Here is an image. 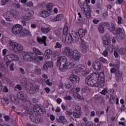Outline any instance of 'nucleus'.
I'll return each instance as SVG.
<instances>
[{
	"label": "nucleus",
	"instance_id": "obj_36",
	"mask_svg": "<svg viewBox=\"0 0 126 126\" xmlns=\"http://www.w3.org/2000/svg\"><path fill=\"white\" fill-rule=\"evenodd\" d=\"M119 54L122 56H124L126 54V48L124 49V48H121L119 50Z\"/></svg>",
	"mask_w": 126,
	"mask_h": 126
},
{
	"label": "nucleus",
	"instance_id": "obj_45",
	"mask_svg": "<svg viewBox=\"0 0 126 126\" xmlns=\"http://www.w3.org/2000/svg\"><path fill=\"white\" fill-rule=\"evenodd\" d=\"M12 5L16 9H17L18 8H20V4H19V3H12Z\"/></svg>",
	"mask_w": 126,
	"mask_h": 126
},
{
	"label": "nucleus",
	"instance_id": "obj_3",
	"mask_svg": "<svg viewBox=\"0 0 126 126\" xmlns=\"http://www.w3.org/2000/svg\"><path fill=\"white\" fill-rule=\"evenodd\" d=\"M34 52H31V56H30V59H29V62H32L33 63H37L38 62V58H37V55H42V52L39 50V49L36 48H33Z\"/></svg>",
	"mask_w": 126,
	"mask_h": 126
},
{
	"label": "nucleus",
	"instance_id": "obj_34",
	"mask_svg": "<svg viewBox=\"0 0 126 126\" xmlns=\"http://www.w3.org/2000/svg\"><path fill=\"white\" fill-rule=\"evenodd\" d=\"M41 30L43 33H44L45 34H47L51 31V28L48 27V28H44L42 27L41 28Z\"/></svg>",
	"mask_w": 126,
	"mask_h": 126
},
{
	"label": "nucleus",
	"instance_id": "obj_4",
	"mask_svg": "<svg viewBox=\"0 0 126 126\" xmlns=\"http://www.w3.org/2000/svg\"><path fill=\"white\" fill-rule=\"evenodd\" d=\"M111 73H115V79L117 82H119L122 77L123 76V71L120 70V68H116L115 70V68H112L110 70Z\"/></svg>",
	"mask_w": 126,
	"mask_h": 126
},
{
	"label": "nucleus",
	"instance_id": "obj_2",
	"mask_svg": "<svg viewBox=\"0 0 126 126\" xmlns=\"http://www.w3.org/2000/svg\"><path fill=\"white\" fill-rule=\"evenodd\" d=\"M63 55L69 58L70 60L72 62H79L81 58V53L77 50L70 51L69 47H66L63 52Z\"/></svg>",
	"mask_w": 126,
	"mask_h": 126
},
{
	"label": "nucleus",
	"instance_id": "obj_1",
	"mask_svg": "<svg viewBox=\"0 0 126 126\" xmlns=\"http://www.w3.org/2000/svg\"><path fill=\"white\" fill-rule=\"evenodd\" d=\"M86 33H87V31H84L82 29H80L78 32H71V34L66 36L65 41L68 44H70L71 42H73V43L76 42L77 44H84L85 41L81 38V37H84Z\"/></svg>",
	"mask_w": 126,
	"mask_h": 126
},
{
	"label": "nucleus",
	"instance_id": "obj_21",
	"mask_svg": "<svg viewBox=\"0 0 126 126\" xmlns=\"http://www.w3.org/2000/svg\"><path fill=\"white\" fill-rule=\"evenodd\" d=\"M78 3L80 5V7H81L82 10L84 11L86 9V8H87L88 9H89V7L90 6L87 5L85 2H80V0L79 1L78 0Z\"/></svg>",
	"mask_w": 126,
	"mask_h": 126
},
{
	"label": "nucleus",
	"instance_id": "obj_9",
	"mask_svg": "<svg viewBox=\"0 0 126 126\" xmlns=\"http://www.w3.org/2000/svg\"><path fill=\"white\" fill-rule=\"evenodd\" d=\"M111 40V34L109 33H105L102 36V41L104 47L107 46L109 44V41Z\"/></svg>",
	"mask_w": 126,
	"mask_h": 126
},
{
	"label": "nucleus",
	"instance_id": "obj_26",
	"mask_svg": "<svg viewBox=\"0 0 126 126\" xmlns=\"http://www.w3.org/2000/svg\"><path fill=\"white\" fill-rule=\"evenodd\" d=\"M50 16V13L48 11H42L40 13V16L46 18Z\"/></svg>",
	"mask_w": 126,
	"mask_h": 126
},
{
	"label": "nucleus",
	"instance_id": "obj_44",
	"mask_svg": "<svg viewBox=\"0 0 126 126\" xmlns=\"http://www.w3.org/2000/svg\"><path fill=\"white\" fill-rule=\"evenodd\" d=\"M9 44L10 46H11V47H13V50H14L16 45H17V43H15V42L12 40H10L9 42Z\"/></svg>",
	"mask_w": 126,
	"mask_h": 126
},
{
	"label": "nucleus",
	"instance_id": "obj_33",
	"mask_svg": "<svg viewBox=\"0 0 126 126\" xmlns=\"http://www.w3.org/2000/svg\"><path fill=\"white\" fill-rule=\"evenodd\" d=\"M104 47L106 48V50L107 51H109L110 53H113V48H114V46H113V45L109 43L108 42V45Z\"/></svg>",
	"mask_w": 126,
	"mask_h": 126
},
{
	"label": "nucleus",
	"instance_id": "obj_14",
	"mask_svg": "<svg viewBox=\"0 0 126 126\" xmlns=\"http://www.w3.org/2000/svg\"><path fill=\"white\" fill-rule=\"evenodd\" d=\"M6 59H9L10 61H12H12H18L19 60V57L17 55L12 54L7 55Z\"/></svg>",
	"mask_w": 126,
	"mask_h": 126
},
{
	"label": "nucleus",
	"instance_id": "obj_52",
	"mask_svg": "<svg viewBox=\"0 0 126 126\" xmlns=\"http://www.w3.org/2000/svg\"><path fill=\"white\" fill-rule=\"evenodd\" d=\"M9 1V0H1V4L2 5H5V4L8 3Z\"/></svg>",
	"mask_w": 126,
	"mask_h": 126
},
{
	"label": "nucleus",
	"instance_id": "obj_48",
	"mask_svg": "<svg viewBox=\"0 0 126 126\" xmlns=\"http://www.w3.org/2000/svg\"><path fill=\"white\" fill-rule=\"evenodd\" d=\"M98 31L100 33H104L105 32L104 30V27L102 25H99L98 27Z\"/></svg>",
	"mask_w": 126,
	"mask_h": 126
},
{
	"label": "nucleus",
	"instance_id": "obj_39",
	"mask_svg": "<svg viewBox=\"0 0 126 126\" xmlns=\"http://www.w3.org/2000/svg\"><path fill=\"white\" fill-rule=\"evenodd\" d=\"M32 13H34V11L32 10H27L26 11V15L28 16H30V17L32 18L33 16V14Z\"/></svg>",
	"mask_w": 126,
	"mask_h": 126
},
{
	"label": "nucleus",
	"instance_id": "obj_31",
	"mask_svg": "<svg viewBox=\"0 0 126 126\" xmlns=\"http://www.w3.org/2000/svg\"><path fill=\"white\" fill-rule=\"evenodd\" d=\"M30 56H31V52L26 53L24 55V60L25 62H29V59H30Z\"/></svg>",
	"mask_w": 126,
	"mask_h": 126
},
{
	"label": "nucleus",
	"instance_id": "obj_22",
	"mask_svg": "<svg viewBox=\"0 0 126 126\" xmlns=\"http://www.w3.org/2000/svg\"><path fill=\"white\" fill-rule=\"evenodd\" d=\"M30 34V31L29 30L23 29L21 32L20 34V37H25L26 36H29Z\"/></svg>",
	"mask_w": 126,
	"mask_h": 126
},
{
	"label": "nucleus",
	"instance_id": "obj_62",
	"mask_svg": "<svg viewBox=\"0 0 126 126\" xmlns=\"http://www.w3.org/2000/svg\"><path fill=\"white\" fill-rule=\"evenodd\" d=\"M102 24L104 26H106V27H109L110 26V24L108 22H103Z\"/></svg>",
	"mask_w": 126,
	"mask_h": 126
},
{
	"label": "nucleus",
	"instance_id": "obj_18",
	"mask_svg": "<svg viewBox=\"0 0 126 126\" xmlns=\"http://www.w3.org/2000/svg\"><path fill=\"white\" fill-rule=\"evenodd\" d=\"M17 97L21 101H24L26 99V94L22 92L18 93Z\"/></svg>",
	"mask_w": 126,
	"mask_h": 126
},
{
	"label": "nucleus",
	"instance_id": "obj_49",
	"mask_svg": "<svg viewBox=\"0 0 126 126\" xmlns=\"http://www.w3.org/2000/svg\"><path fill=\"white\" fill-rule=\"evenodd\" d=\"M99 62L102 63H108V61L103 57L100 58Z\"/></svg>",
	"mask_w": 126,
	"mask_h": 126
},
{
	"label": "nucleus",
	"instance_id": "obj_19",
	"mask_svg": "<svg viewBox=\"0 0 126 126\" xmlns=\"http://www.w3.org/2000/svg\"><path fill=\"white\" fill-rule=\"evenodd\" d=\"M54 65V63L52 61H46L45 62L44 64L43 65V68L45 70H47L48 69V67H53Z\"/></svg>",
	"mask_w": 126,
	"mask_h": 126
},
{
	"label": "nucleus",
	"instance_id": "obj_43",
	"mask_svg": "<svg viewBox=\"0 0 126 126\" xmlns=\"http://www.w3.org/2000/svg\"><path fill=\"white\" fill-rule=\"evenodd\" d=\"M40 108H41V105H40L39 104H37L36 105H34L33 106V111L36 112L38 110V109Z\"/></svg>",
	"mask_w": 126,
	"mask_h": 126
},
{
	"label": "nucleus",
	"instance_id": "obj_25",
	"mask_svg": "<svg viewBox=\"0 0 126 126\" xmlns=\"http://www.w3.org/2000/svg\"><path fill=\"white\" fill-rule=\"evenodd\" d=\"M77 44H81V50L82 53H87V51H88V46L86 45L85 43H77Z\"/></svg>",
	"mask_w": 126,
	"mask_h": 126
},
{
	"label": "nucleus",
	"instance_id": "obj_63",
	"mask_svg": "<svg viewBox=\"0 0 126 126\" xmlns=\"http://www.w3.org/2000/svg\"><path fill=\"white\" fill-rule=\"evenodd\" d=\"M115 99H116V97L114 95H111L110 96V102H114V101H115Z\"/></svg>",
	"mask_w": 126,
	"mask_h": 126
},
{
	"label": "nucleus",
	"instance_id": "obj_23",
	"mask_svg": "<svg viewBox=\"0 0 126 126\" xmlns=\"http://www.w3.org/2000/svg\"><path fill=\"white\" fill-rule=\"evenodd\" d=\"M56 120L60 124H66L67 122L66 119H65V117L63 116H59V118L56 119Z\"/></svg>",
	"mask_w": 126,
	"mask_h": 126
},
{
	"label": "nucleus",
	"instance_id": "obj_24",
	"mask_svg": "<svg viewBox=\"0 0 126 126\" xmlns=\"http://www.w3.org/2000/svg\"><path fill=\"white\" fill-rule=\"evenodd\" d=\"M75 68L76 70L80 72H82V71L84 72L86 70V67L81 64L78 65Z\"/></svg>",
	"mask_w": 126,
	"mask_h": 126
},
{
	"label": "nucleus",
	"instance_id": "obj_54",
	"mask_svg": "<svg viewBox=\"0 0 126 126\" xmlns=\"http://www.w3.org/2000/svg\"><path fill=\"white\" fill-rule=\"evenodd\" d=\"M88 90H89V87L85 86L84 88L82 89V92H83V93H86Z\"/></svg>",
	"mask_w": 126,
	"mask_h": 126
},
{
	"label": "nucleus",
	"instance_id": "obj_17",
	"mask_svg": "<svg viewBox=\"0 0 126 126\" xmlns=\"http://www.w3.org/2000/svg\"><path fill=\"white\" fill-rule=\"evenodd\" d=\"M13 51L15 53H17V52H18V53H21L22 51H23V47H22L21 44L17 43Z\"/></svg>",
	"mask_w": 126,
	"mask_h": 126
},
{
	"label": "nucleus",
	"instance_id": "obj_64",
	"mask_svg": "<svg viewBox=\"0 0 126 126\" xmlns=\"http://www.w3.org/2000/svg\"><path fill=\"white\" fill-rule=\"evenodd\" d=\"M108 54H109V52L107 50H106L102 53V55L104 57H107L108 56Z\"/></svg>",
	"mask_w": 126,
	"mask_h": 126
},
{
	"label": "nucleus",
	"instance_id": "obj_42",
	"mask_svg": "<svg viewBox=\"0 0 126 126\" xmlns=\"http://www.w3.org/2000/svg\"><path fill=\"white\" fill-rule=\"evenodd\" d=\"M99 77L100 78L99 83L104 84L105 83V76L104 74L102 75V76H99Z\"/></svg>",
	"mask_w": 126,
	"mask_h": 126
},
{
	"label": "nucleus",
	"instance_id": "obj_16",
	"mask_svg": "<svg viewBox=\"0 0 126 126\" xmlns=\"http://www.w3.org/2000/svg\"><path fill=\"white\" fill-rule=\"evenodd\" d=\"M53 54V51L51 49H47L45 52L44 57L46 60H49Z\"/></svg>",
	"mask_w": 126,
	"mask_h": 126
},
{
	"label": "nucleus",
	"instance_id": "obj_59",
	"mask_svg": "<svg viewBox=\"0 0 126 126\" xmlns=\"http://www.w3.org/2000/svg\"><path fill=\"white\" fill-rule=\"evenodd\" d=\"M13 14L14 17H16V16H18L19 13H18V12L17 10H13Z\"/></svg>",
	"mask_w": 126,
	"mask_h": 126
},
{
	"label": "nucleus",
	"instance_id": "obj_30",
	"mask_svg": "<svg viewBox=\"0 0 126 126\" xmlns=\"http://www.w3.org/2000/svg\"><path fill=\"white\" fill-rule=\"evenodd\" d=\"M84 14L86 16V18L89 19L91 18V12L89 10H85L84 11Z\"/></svg>",
	"mask_w": 126,
	"mask_h": 126
},
{
	"label": "nucleus",
	"instance_id": "obj_61",
	"mask_svg": "<svg viewBox=\"0 0 126 126\" xmlns=\"http://www.w3.org/2000/svg\"><path fill=\"white\" fill-rule=\"evenodd\" d=\"M32 18L31 17H30L29 16L26 15L24 18L26 21H28L30 20Z\"/></svg>",
	"mask_w": 126,
	"mask_h": 126
},
{
	"label": "nucleus",
	"instance_id": "obj_51",
	"mask_svg": "<svg viewBox=\"0 0 126 126\" xmlns=\"http://www.w3.org/2000/svg\"><path fill=\"white\" fill-rule=\"evenodd\" d=\"M100 94H102V95H106V94L108 93V89H104L101 92H100Z\"/></svg>",
	"mask_w": 126,
	"mask_h": 126
},
{
	"label": "nucleus",
	"instance_id": "obj_13",
	"mask_svg": "<svg viewBox=\"0 0 126 126\" xmlns=\"http://www.w3.org/2000/svg\"><path fill=\"white\" fill-rule=\"evenodd\" d=\"M67 59L65 56H60L57 61V62L60 63V64H66L67 63Z\"/></svg>",
	"mask_w": 126,
	"mask_h": 126
},
{
	"label": "nucleus",
	"instance_id": "obj_55",
	"mask_svg": "<svg viewBox=\"0 0 126 126\" xmlns=\"http://www.w3.org/2000/svg\"><path fill=\"white\" fill-rule=\"evenodd\" d=\"M0 23L1 25H3V26H7V25H8V23H6V22L3 20L0 21Z\"/></svg>",
	"mask_w": 126,
	"mask_h": 126
},
{
	"label": "nucleus",
	"instance_id": "obj_58",
	"mask_svg": "<svg viewBox=\"0 0 126 126\" xmlns=\"http://www.w3.org/2000/svg\"><path fill=\"white\" fill-rule=\"evenodd\" d=\"M122 20H123V18L121 17H118V23L119 25L122 24Z\"/></svg>",
	"mask_w": 126,
	"mask_h": 126
},
{
	"label": "nucleus",
	"instance_id": "obj_12",
	"mask_svg": "<svg viewBox=\"0 0 126 126\" xmlns=\"http://www.w3.org/2000/svg\"><path fill=\"white\" fill-rule=\"evenodd\" d=\"M36 39L39 44H43L45 47H47V42H46V41H47V36L43 35L41 38L37 36Z\"/></svg>",
	"mask_w": 126,
	"mask_h": 126
},
{
	"label": "nucleus",
	"instance_id": "obj_5",
	"mask_svg": "<svg viewBox=\"0 0 126 126\" xmlns=\"http://www.w3.org/2000/svg\"><path fill=\"white\" fill-rule=\"evenodd\" d=\"M113 35L118 36L119 39L123 40L125 39V34L123 32V29L121 28H116L115 30L112 32Z\"/></svg>",
	"mask_w": 126,
	"mask_h": 126
},
{
	"label": "nucleus",
	"instance_id": "obj_6",
	"mask_svg": "<svg viewBox=\"0 0 126 126\" xmlns=\"http://www.w3.org/2000/svg\"><path fill=\"white\" fill-rule=\"evenodd\" d=\"M22 28V26L19 24L15 25L12 28V32L15 35L21 34Z\"/></svg>",
	"mask_w": 126,
	"mask_h": 126
},
{
	"label": "nucleus",
	"instance_id": "obj_20",
	"mask_svg": "<svg viewBox=\"0 0 126 126\" xmlns=\"http://www.w3.org/2000/svg\"><path fill=\"white\" fill-rule=\"evenodd\" d=\"M39 88L37 87H31L30 89H27V91L30 94H31L32 95H33V94H35L36 93V90H38Z\"/></svg>",
	"mask_w": 126,
	"mask_h": 126
},
{
	"label": "nucleus",
	"instance_id": "obj_37",
	"mask_svg": "<svg viewBox=\"0 0 126 126\" xmlns=\"http://www.w3.org/2000/svg\"><path fill=\"white\" fill-rule=\"evenodd\" d=\"M109 66L113 67V68H115V70L117 69V68H120V64L117 63H109Z\"/></svg>",
	"mask_w": 126,
	"mask_h": 126
},
{
	"label": "nucleus",
	"instance_id": "obj_32",
	"mask_svg": "<svg viewBox=\"0 0 126 126\" xmlns=\"http://www.w3.org/2000/svg\"><path fill=\"white\" fill-rule=\"evenodd\" d=\"M36 114L38 115V116H43L44 114H46V111L44 110L43 108L40 107L37 111Z\"/></svg>",
	"mask_w": 126,
	"mask_h": 126
},
{
	"label": "nucleus",
	"instance_id": "obj_56",
	"mask_svg": "<svg viewBox=\"0 0 126 126\" xmlns=\"http://www.w3.org/2000/svg\"><path fill=\"white\" fill-rule=\"evenodd\" d=\"M10 100L13 104H15L16 103V99H15L14 96L10 97Z\"/></svg>",
	"mask_w": 126,
	"mask_h": 126
},
{
	"label": "nucleus",
	"instance_id": "obj_47",
	"mask_svg": "<svg viewBox=\"0 0 126 126\" xmlns=\"http://www.w3.org/2000/svg\"><path fill=\"white\" fill-rule=\"evenodd\" d=\"M40 72L41 69L38 66L36 67L34 69V73H35V74H40Z\"/></svg>",
	"mask_w": 126,
	"mask_h": 126
},
{
	"label": "nucleus",
	"instance_id": "obj_53",
	"mask_svg": "<svg viewBox=\"0 0 126 126\" xmlns=\"http://www.w3.org/2000/svg\"><path fill=\"white\" fill-rule=\"evenodd\" d=\"M27 84V81L26 79H24L21 82V85L22 86H26Z\"/></svg>",
	"mask_w": 126,
	"mask_h": 126
},
{
	"label": "nucleus",
	"instance_id": "obj_60",
	"mask_svg": "<svg viewBox=\"0 0 126 126\" xmlns=\"http://www.w3.org/2000/svg\"><path fill=\"white\" fill-rule=\"evenodd\" d=\"M123 2H124V0H117L115 3H116V4H122Z\"/></svg>",
	"mask_w": 126,
	"mask_h": 126
},
{
	"label": "nucleus",
	"instance_id": "obj_41",
	"mask_svg": "<svg viewBox=\"0 0 126 126\" xmlns=\"http://www.w3.org/2000/svg\"><path fill=\"white\" fill-rule=\"evenodd\" d=\"M115 30L116 28H115V24H111V26L109 28V31H110V32L113 34V32H114V31H115Z\"/></svg>",
	"mask_w": 126,
	"mask_h": 126
},
{
	"label": "nucleus",
	"instance_id": "obj_15",
	"mask_svg": "<svg viewBox=\"0 0 126 126\" xmlns=\"http://www.w3.org/2000/svg\"><path fill=\"white\" fill-rule=\"evenodd\" d=\"M93 67L94 70H100L102 68V66L99 62L96 61L93 63Z\"/></svg>",
	"mask_w": 126,
	"mask_h": 126
},
{
	"label": "nucleus",
	"instance_id": "obj_27",
	"mask_svg": "<svg viewBox=\"0 0 126 126\" xmlns=\"http://www.w3.org/2000/svg\"><path fill=\"white\" fill-rule=\"evenodd\" d=\"M32 104V103H31V101L25 100L23 107L24 109L27 111L29 109V106H30Z\"/></svg>",
	"mask_w": 126,
	"mask_h": 126
},
{
	"label": "nucleus",
	"instance_id": "obj_11",
	"mask_svg": "<svg viewBox=\"0 0 126 126\" xmlns=\"http://www.w3.org/2000/svg\"><path fill=\"white\" fill-rule=\"evenodd\" d=\"M99 74L91 73L86 78L85 82L86 83L89 81H90L91 79H96V78H97V77H99Z\"/></svg>",
	"mask_w": 126,
	"mask_h": 126
},
{
	"label": "nucleus",
	"instance_id": "obj_10",
	"mask_svg": "<svg viewBox=\"0 0 126 126\" xmlns=\"http://www.w3.org/2000/svg\"><path fill=\"white\" fill-rule=\"evenodd\" d=\"M30 118L32 122L35 124H39V123H41V118H40L39 116L36 114H32V115H31Z\"/></svg>",
	"mask_w": 126,
	"mask_h": 126
},
{
	"label": "nucleus",
	"instance_id": "obj_40",
	"mask_svg": "<svg viewBox=\"0 0 126 126\" xmlns=\"http://www.w3.org/2000/svg\"><path fill=\"white\" fill-rule=\"evenodd\" d=\"M6 15L8 17L12 18L14 17L13 10H11L10 11L7 12Z\"/></svg>",
	"mask_w": 126,
	"mask_h": 126
},
{
	"label": "nucleus",
	"instance_id": "obj_28",
	"mask_svg": "<svg viewBox=\"0 0 126 126\" xmlns=\"http://www.w3.org/2000/svg\"><path fill=\"white\" fill-rule=\"evenodd\" d=\"M66 65L67 66V68L69 69V68H73V67L76 65V63L74 62H68L66 63Z\"/></svg>",
	"mask_w": 126,
	"mask_h": 126
},
{
	"label": "nucleus",
	"instance_id": "obj_35",
	"mask_svg": "<svg viewBox=\"0 0 126 126\" xmlns=\"http://www.w3.org/2000/svg\"><path fill=\"white\" fill-rule=\"evenodd\" d=\"M68 31V27H67V26H65L63 29V35H64V36L66 35L65 37L67 36H68V35H70V34L71 33H69V34H67V32Z\"/></svg>",
	"mask_w": 126,
	"mask_h": 126
},
{
	"label": "nucleus",
	"instance_id": "obj_8",
	"mask_svg": "<svg viewBox=\"0 0 126 126\" xmlns=\"http://www.w3.org/2000/svg\"><path fill=\"white\" fill-rule=\"evenodd\" d=\"M69 79L72 84H76L80 81V78L78 76L74 74L69 75Z\"/></svg>",
	"mask_w": 126,
	"mask_h": 126
},
{
	"label": "nucleus",
	"instance_id": "obj_57",
	"mask_svg": "<svg viewBox=\"0 0 126 126\" xmlns=\"http://www.w3.org/2000/svg\"><path fill=\"white\" fill-rule=\"evenodd\" d=\"M28 114H29V115H30V116H32L33 114V110L31 109L27 110Z\"/></svg>",
	"mask_w": 126,
	"mask_h": 126
},
{
	"label": "nucleus",
	"instance_id": "obj_46",
	"mask_svg": "<svg viewBox=\"0 0 126 126\" xmlns=\"http://www.w3.org/2000/svg\"><path fill=\"white\" fill-rule=\"evenodd\" d=\"M47 9L48 11H52V9H53V4L52 3H49L47 6Z\"/></svg>",
	"mask_w": 126,
	"mask_h": 126
},
{
	"label": "nucleus",
	"instance_id": "obj_7",
	"mask_svg": "<svg viewBox=\"0 0 126 126\" xmlns=\"http://www.w3.org/2000/svg\"><path fill=\"white\" fill-rule=\"evenodd\" d=\"M89 86L91 87H99V77L95 79H92L86 83Z\"/></svg>",
	"mask_w": 126,
	"mask_h": 126
},
{
	"label": "nucleus",
	"instance_id": "obj_29",
	"mask_svg": "<svg viewBox=\"0 0 126 126\" xmlns=\"http://www.w3.org/2000/svg\"><path fill=\"white\" fill-rule=\"evenodd\" d=\"M59 69L61 71H66V69H67V66H66V64H60Z\"/></svg>",
	"mask_w": 126,
	"mask_h": 126
},
{
	"label": "nucleus",
	"instance_id": "obj_50",
	"mask_svg": "<svg viewBox=\"0 0 126 126\" xmlns=\"http://www.w3.org/2000/svg\"><path fill=\"white\" fill-rule=\"evenodd\" d=\"M62 47L63 46L60 42H57L56 45L55 46V49H62Z\"/></svg>",
	"mask_w": 126,
	"mask_h": 126
},
{
	"label": "nucleus",
	"instance_id": "obj_38",
	"mask_svg": "<svg viewBox=\"0 0 126 126\" xmlns=\"http://www.w3.org/2000/svg\"><path fill=\"white\" fill-rule=\"evenodd\" d=\"M62 18L63 15H57L56 17L54 18L53 21H60V20H62Z\"/></svg>",
	"mask_w": 126,
	"mask_h": 126
}]
</instances>
